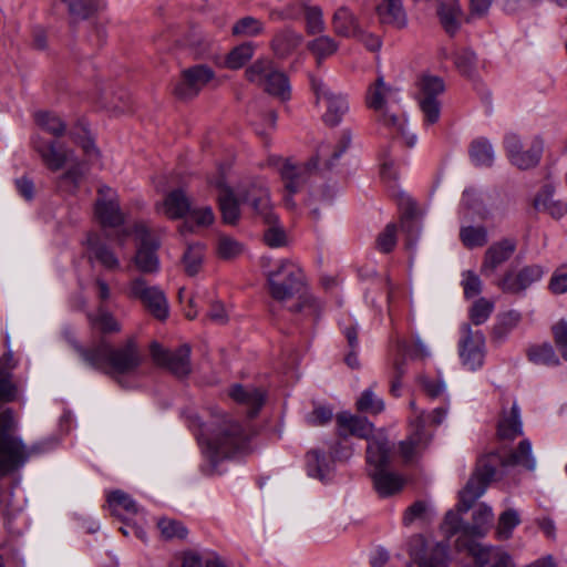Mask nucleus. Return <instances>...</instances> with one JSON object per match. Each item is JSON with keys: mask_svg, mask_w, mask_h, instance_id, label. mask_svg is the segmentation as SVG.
Returning <instances> with one entry per match:
<instances>
[{"mask_svg": "<svg viewBox=\"0 0 567 567\" xmlns=\"http://www.w3.org/2000/svg\"><path fill=\"white\" fill-rule=\"evenodd\" d=\"M268 293L274 301L292 313H306L316 320L321 306L309 292L306 277L300 267L290 260H282L267 274Z\"/></svg>", "mask_w": 567, "mask_h": 567, "instance_id": "nucleus-1", "label": "nucleus"}, {"mask_svg": "<svg viewBox=\"0 0 567 567\" xmlns=\"http://www.w3.org/2000/svg\"><path fill=\"white\" fill-rule=\"evenodd\" d=\"M522 466L528 471L536 467L532 444L523 440L507 456L496 452L487 453L477 460L475 471L471 475L462 493V508L468 509L485 493L486 488L496 480L497 467Z\"/></svg>", "mask_w": 567, "mask_h": 567, "instance_id": "nucleus-2", "label": "nucleus"}, {"mask_svg": "<svg viewBox=\"0 0 567 567\" xmlns=\"http://www.w3.org/2000/svg\"><path fill=\"white\" fill-rule=\"evenodd\" d=\"M73 349L89 367L102 371L120 382V375L133 373L142 363V353L133 338L113 347L104 337L90 347L73 343Z\"/></svg>", "mask_w": 567, "mask_h": 567, "instance_id": "nucleus-3", "label": "nucleus"}, {"mask_svg": "<svg viewBox=\"0 0 567 567\" xmlns=\"http://www.w3.org/2000/svg\"><path fill=\"white\" fill-rule=\"evenodd\" d=\"M248 439L243 426L229 416L223 415L210 424V436L206 449L203 450L210 465L203 467V472L213 475L218 458L227 457L241 449Z\"/></svg>", "mask_w": 567, "mask_h": 567, "instance_id": "nucleus-4", "label": "nucleus"}, {"mask_svg": "<svg viewBox=\"0 0 567 567\" xmlns=\"http://www.w3.org/2000/svg\"><path fill=\"white\" fill-rule=\"evenodd\" d=\"M18 420L12 409L0 411V476H8L22 467L30 451L21 437L16 435Z\"/></svg>", "mask_w": 567, "mask_h": 567, "instance_id": "nucleus-5", "label": "nucleus"}, {"mask_svg": "<svg viewBox=\"0 0 567 567\" xmlns=\"http://www.w3.org/2000/svg\"><path fill=\"white\" fill-rule=\"evenodd\" d=\"M246 78L264 89L265 92L280 101L290 99V85L287 75L277 69L269 59L255 61L247 70Z\"/></svg>", "mask_w": 567, "mask_h": 567, "instance_id": "nucleus-6", "label": "nucleus"}, {"mask_svg": "<svg viewBox=\"0 0 567 567\" xmlns=\"http://www.w3.org/2000/svg\"><path fill=\"white\" fill-rule=\"evenodd\" d=\"M417 102L427 124L439 121L441 114L440 96L445 91V83L441 76L423 73L417 82Z\"/></svg>", "mask_w": 567, "mask_h": 567, "instance_id": "nucleus-7", "label": "nucleus"}, {"mask_svg": "<svg viewBox=\"0 0 567 567\" xmlns=\"http://www.w3.org/2000/svg\"><path fill=\"white\" fill-rule=\"evenodd\" d=\"M127 297L142 302L144 308L157 320L168 317V302L165 293L156 286H151L143 277L133 278L126 290Z\"/></svg>", "mask_w": 567, "mask_h": 567, "instance_id": "nucleus-8", "label": "nucleus"}, {"mask_svg": "<svg viewBox=\"0 0 567 567\" xmlns=\"http://www.w3.org/2000/svg\"><path fill=\"white\" fill-rule=\"evenodd\" d=\"M327 151L328 147H319L316 154L302 164H295L290 159L282 163L279 173L285 188L289 193V197L286 198L288 204L291 202V195L298 193L311 174L318 169L319 163L322 162L321 158L327 156Z\"/></svg>", "mask_w": 567, "mask_h": 567, "instance_id": "nucleus-9", "label": "nucleus"}, {"mask_svg": "<svg viewBox=\"0 0 567 567\" xmlns=\"http://www.w3.org/2000/svg\"><path fill=\"white\" fill-rule=\"evenodd\" d=\"M215 79L214 70L206 64H196L181 71L173 85V94L181 101L195 99Z\"/></svg>", "mask_w": 567, "mask_h": 567, "instance_id": "nucleus-10", "label": "nucleus"}, {"mask_svg": "<svg viewBox=\"0 0 567 567\" xmlns=\"http://www.w3.org/2000/svg\"><path fill=\"white\" fill-rule=\"evenodd\" d=\"M133 233L140 241L134 257L136 268L144 274L156 272L159 268V260L156 254L161 245L158 237L153 235L143 221L134 225Z\"/></svg>", "mask_w": 567, "mask_h": 567, "instance_id": "nucleus-11", "label": "nucleus"}, {"mask_svg": "<svg viewBox=\"0 0 567 567\" xmlns=\"http://www.w3.org/2000/svg\"><path fill=\"white\" fill-rule=\"evenodd\" d=\"M238 196L240 202L248 205L265 224H272L277 220V216L272 212L269 188L262 179H254L241 185Z\"/></svg>", "mask_w": 567, "mask_h": 567, "instance_id": "nucleus-12", "label": "nucleus"}, {"mask_svg": "<svg viewBox=\"0 0 567 567\" xmlns=\"http://www.w3.org/2000/svg\"><path fill=\"white\" fill-rule=\"evenodd\" d=\"M150 353L158 367L167 369L176 377H186L192 371L190 347L188 344H182L175 350H169L153 341L150 346Z\"/></svg>", "mask_w": 567, "mask_h": 567, "instance_id": "nucleus-13", "label": "nucleus"}, {"mask_svg": "<svg viewBox=\"0 0 567 567\" xmlns=\"http://www.w3.org/2000/svg\"><path fill=\"white\" fill-rule=\"evenodd\" d=\"M504 144L511 163L519 169L538 165L544 150V142L539 136H535L527 148H524L520 137L511 133L506 135Z\"/></svg>", "mask_w": 567, "mask_h": 567, "instance_id": "nucleus-14", "label": "nucleus"}, {"mask_svg": "<svg viewBox=\"0 0 567 567\" xmlns=\"http://www.w3.org/2000/svg\"><path fill=\"white\" fill-rule=\"evenodd\" d=\"M94 216L103 227L115 228L124 224L125 215L120 207L117 193L107 185L96 190Z\"/></svg>", "mask_w": 567, "mask_h": 567, "instance_id": "nucleus-15", "label": "nucleus"}, {"mask_svg": "<svg viewBox=\"0 0 567 567\" xmlns=\"http://www.w3.org/2000/svg\"><path fill=\"white\" fill-rule=\"evenodd\" d=\"M466 547L462 553L471 559V563L462 567H516L513 556L502 547L486 544Z\"/></svg>", "mask_w": 567, "mask_h": 567, "instance_id": "nucleus-16", "label": "nucleus"}, {"mask_svg": "<svg viewBox=\"0 0 567 567\" xmlns=\"http://www.w3.org/2000/svg\"><path fill=\"white\" fill-rule=\"evenodd\" d=\"M32 147L39 154L44 166L52 172H58L68 162L74 161V152L56 141H47L35 135L32 138Z\"/></svg>", "mask_w": 567, "mask_h": 567, "instance_id": "nucleus-17", "label": "nucleus"}, {"mask_svg": "<svg viewBox=\"0 0 567 567\" xmlns=\"http://www.w3.org/2000/svg\"><path fill=\"white\" fill-rule=\"evenodd\" d=\"M493 522L492 508L481 504L473 513V520L464 530L460 539H455V551H464L467 545H481L480 539L484 538Z\"/></svg>", "mask_w": 567, "mask_h": 567, "instance_id": "nucleus-18", "label": "nucleus"}, {"mask_svg": "<svg viewBox=\"0 0 567 567\" xmlns=\"http://www.w3.org/2000/svg\"><path fill=\"white\" fill-rule=\"evenodd\" d=\"M411 556L419 567H449V545L436 543L427 547L422 536H415L410 547Z\"/></svg>", "mask_w": 567, "mask_h": 567, "instance_id": "nucleus-19", "label": "nucleus"}, {"mask_svg": "<svg viewBox=\"0 0 567 567\" xmlns=\"http://www.w3.org/2000/svg\"><path fill=\"white\" fill-rule=\"evenodd\" d=\"M543 274L542 267L537 265L526 266L517 271L508 270L497 281V286L505 293L518 295L538 281Z\"/></svg>", "mask_w": 567, "mask_h": 567, "instance_id": "nucleus-20", "label": "nucleus"}, {"mask_svg": "<svg viewBox=\"0 0 567 567\" xmlns=\"http://www.w3.org/2000/svg\"><path fill=\"white\" fill-rule=\"evenodd\" d=\"M156 207L169 219H182L190 213L193 200L183 188H176L168 192Z\"/></svg>", "mask_w": 567, "mask_h": 567, "instance_id": "nucleus-21", "label": "nucleus"}, {"mask_svg": "<svg viewBox=\"0 0 567 567\" xmlns=\"http://www.w3.org/2000/svg\"><path fill=\"white\" fill-rule=\"evenodd\" d=\"M228 395L234 402L245 406L250 417L259 412L266 398V393L261 389L241 384H233L228 390Z\"/></svg>", "mask_w": 567, "mask_h": 567, "instance_id": "nucleus-22", "label": "nucleus"}, {"mask_svg": "<svg viewBox=\"0 0 567 567\" xmlns=\"http://www.w3.org/2000/svg\"><path fill=\"white\" fill-rule=\"evenodd\" d=\"M436 13L441 25L446 33L455 35L467 18L458 0H436Z\"/></svg>", "mask_w": 567, "mask_h": 567, "instance_id": "nucleus-23", "label": "nucleus"}, {"mask_svg": "<svg viewBox=\"0 0 567 567\" xmlns=\"http://www.w3.org/2000/svg\"><path fill=\"white\" fill-rule=\"evenodd\" d=\"M337 433L340 437L346 439L353 435L360 439L369 440L373 432V424L365 417L341 412L336 416Z\"/></svg>", "mask_w": 567, "mask_h": 567, "instance_id": "nucleus-24", "label": "nucleus"}, {"mask_svg": "<svg viewBox=\"0 0 567 567\" xmlns=\"http://www.w3.org/2000/svg\"><path fill=\"white\" fill-rule=\"evenodd\" d=\"M485 339L480 331L472 332L467 329L466 337L461 343V358L471 370L482 367L484 362Z\"/></svg>", "mask_w": 567, "mask_h": 567, "instance_id": "nucleus-25", "label": "nucleus"}, {"mask_svg": "<svg viewBox=\"0 0 567 567\" xmlns=\"http://www.w3.org/2000/svg\"><path fill=\"white\" fill-rule=\"evenodd\" d=\"M516 249V244L512 239H503L492 245L485 252L481 272L484 276L494 274L498 266L511 258Z\"/></svg>", "mask_w": 567, "mask_h": 567, "instance_id": "nucleus-26", "label": "nucleus"}, {"mask_svg": "<svg viewBox=\"0 0 567 567\" xmlns=\"http://www.w3.org/2000/svg\"><path fill=\"white\" fill-rule=\"evenodd\" d=\"M533 207L538 212L547 213L555 219L567 214V203L556 197L555 187L551 184L540 188L533 200Z\"/></svg>", "mask_w": 567, "mask_h": 567, "instance_id": "nucleus-27", "label": "nucleus"}, {"mask_svg": "<svg viewBox=\"0 0 567 567\" xmlns=\"http://www.w3.org/2000/svg\"><path fill=\"white\" fill-rule=\"evenodd\" d=\"M401 214V227L406 234V248L411 249L415 244V237L420 230V212L414 200L410 197H402L399 203Z\"/></svg>", "mask_w": 567, "mask_h": 567, "instance_id": "nucleus-28", "label": "nucleus"}, {"mask_svg": "<svg viewBox=\"0 0 567 567\" xmlns=\"http://www.w3.org/2000/svg\"><path fill=\"white\" fill-rule=\"evenodd\" d=\"M378 20L383 25L402 29L408 18L401 0H381L375 7Z\"/></svg>", "mask_w": 567, "mask_h": 567, "instance_id": "nucleus-29", "label": "nucleus"}, {"mask_svg": "<svg viewBox=\"0 0 567 567\" xmlns=\"http://www.w3.org/2000/svg\"><path fill=\"white\" fill-rule=\"evenodd\" d=\"M303 37L292 28L278 30L270 41V48L277 58L286 59L302 43Z\"/></svg>", "mask_w": 567, "mask_h": 567, "instance_id": "nucleus-30", "label": "nucleus"}, {"mask_svg": "<svg viewBox=\"0 0 567 567\" xmlns=\"http://www.w3.org/2000/svg\"><path fill=\"white\" fill-rule=\"evenodd\" d=\"M100 104L112 115H121L132 111V100L124 89L105 87L100 95Z\"/></svg>", "mask_w": 567, "mask_h": 567, "instance_id": "nucleus-31", "label": "nucleus"}, {"mask_svg": "<svg viewBox=\"0 0 567 567\" xmlns=\"http://www.w3.org/2000/svg\"><path fill=\"white\" fill-rule=\"evenodd\" d=\"M391 446L385 437H373L367 447V463L372 471L386 468L390 463Z\"/></svg>", "mask_w": 567, "mask_h": 567, "instance_id": "nucleus-32", "label": "nucleus"}, {"mask_svg": "<svg viewBox=\"0 0 567 567\" xmlns=\"http://www.w3.org/2000/svg\"><path fill=\"white\" fill-rule=\"evenodd\" d=\"M90 257L97 260L107 270L120 269V260L115 252L104 243H101L97 235L91 234L87 237Z\"/></svg>", "mask_w": 567, "mask_h": 567, "instance_id": "nucleus-33", "label": "nucleus"}, {"mask_svg": "<svg viewBox=\"0 0 567 567\" xmlns=\"http://www.w3.org/2000/svg\"><path fill=\"white\" fill-rule=\"evenodd\" d=\"M332 27L336 34L354 38L360 33V25L358 18L346 6L338 8L332 17Z\"/></svg>", "mask_w": 567, "mask_h": 567, "instance_id": "nucleus-34", "label": "nucleus"}, {"mask_svg": "<svg viewBox=\"0 0 567 567\" xmlns=\"http://www.w3.org/2000/svg\"><path fill=\"white\" fill-rule=\"evenodd\" d=\"M374 488L380 496L386 497L400 492L404 485V480L394 473L386 472L385 468L369 472Z\"/></svg>", "mask_w": 567, "mask_h": 567, "instance_id": "nucleus-35", "label": "nucleus"}, {"mask_svg": "<svg viewBox=\"0 0 567 567\" xmlns=\"http://www.w3.org/2000/svg\"><path fill=\"white\" fill-rule=\"evenodd\" d=\"M217 186L220 188L218 204L223 221L228 225H236L240 218L238 199L233 189L224 186L221 182L218 183Z\"/></svg>", "mask_w": 567, "mask_h": 567, "instance_id": "nucleus-36", "label": "nucleus"}, {"mask_svg": "<svg viewBox=\"0 0 567 567\" xmlns=\"http://www.w3.org/2000/svg\"><path fill=\"white\" fill-rule=\"evenodd\" d=\"M462 493L463 489L460 492V501L456 508L449 511L441 524V529L447 539L453 536H457L456 539H460L468 526V523L463 522L462 514L468 512L472 506L466 511L462 508Z\"/></svg>", "mask_w": 567, "mask_h": 567, "instance_id": "nucleus-37", "label": "nucleus"}, {"mask_svg": "<svg viewBox=\"0 0 567 567\" xmlns=\"http://www.w3.org/2000/svg\"><path fill=\"white\" fill-rule=\"evenodd\" d=\"M87 319L91 328L102 336L118 333L121 331V323L103 305H100L95 312L89 313Z\"/></svg>", "mask_w": 567, "mask_h": 567, "instance_id": "nucleus-38", "label": "nucleus"}, {"mask_svg": "<svg viewBox=\"0 0 567 567\" xmlns=\"http://www.w3.org/2000/svg\"><path fill=\"white\" fill-rule=\"evenodd\" d=\"M393 89L386 85L382 75H380L374 83L370 84L365 94V104L374 112H383L386 109V99L392 93Z\"/></svg>", "mask_w": 567, "mask_h": 567, "instance_id": "nucleus-39", "label": "nucleus"}, {"mask_svg": "<svg viewBox=\"0 0 567 567\" xmlns=\"http://www.w3.org/2000/svg\"><path fill=\"white\" fill-rule=\"evenodd\" d=\"M412 424L414 426V432L408 437V440L400 444L401 454L406 462L412 461L416 451L426 443L425 434L423 432L424 421L422 412L416 415V419Z\"/></svg>", "mask_w": 567, "mask_h": 567, "instance_id": "nucleus-40", "label": "nucleus"}, {"mask_svg": "<svg viewBox=\"0 0 567 567\" xmlns=\"http://www.w3.org/2000/svg\"><path fill=\"white\" fill-rule=\"evenodd\" d=\"M523 434L519 410L514 404L511 411L504 414L498 421L497 435L501 440L513 441Z\"/></svg>", "mask_w": 567, "mask_h": 567, "instance_id": "nucleus-41", "label": "nucleus"}, {"mask_svg": "<svg viewBox=\"0 0 567 567\" xmlns=\"http://www.w3.org/2000/svg\"><path fill=\"white\" fill-rule=\"evenodd\" d=\"M298 12L303 13L306 20V31L308 34H319L324 30L322 10L318 6H310L300 1L293 6Z\"/></svg>", "mask_w": 567, "mask_h": 567, "instance_id": "nucleus-42", "label": "nucleus"}, {"mask_svg": "<svg viewBox=\"0 0 567 567\" xmlns=\"http://www.w3.org/2000/svg\"><path fill=\"white\" fill-rule=\"evenodd\" d=\"M323 97L328 101V110L323 115V122L329 126H336L348 111L347 100L342 95L332 92H324Z\"/></svg>", "mask_w": 567, "mask_h": 567, "instance_id": "nucleus-43", "label": "nucleus"}, {"mask_svg": "<svg viewBox=\"0 0 567 567\" xmlns=\"http://www.w3.org/2000/svg\"><path fill=\"white\" fill-rule=\"evenodd\" d=\"M34 121L40 128L54 137L63 136L66 131L65 122L59 115L50 111H39L34 113Z\"/></svg>", "mask_w": 567, "mask_h": 567, "instance_id": "nucleus-44", "label": "nucleus"}, {"mask_svg": "<svg viewBox=\"0 0 567 567\" xmlns=\"http://www.w3.org/2000/svg\"><path fill=\"white\" fill-rule=\"evenodd\" d=\"M109 507L113 515H135L137 506L131 496L122 491H113L107 496Z\"/></svg>", "mask_w": 567, "mask_h": 567, "instance_id": "nucleus-45", "label": "nucleus"}, {"mask_svg": "<svg viewBox=\"0 0 567 567\" xmlns=\"http://www.w3.org/2000/svg\"><path fill=\"white\" fill-rule=\"evenodd\" d=\"M72 166L58 178V187L66 193H74L84 177L82 165L75 159Z\"/></svg>", "mask_w": 567, "mask_h": 567, "instance_id": "nucleus-46", "label": "nucleus"}, {"mask_svg": "<svg viewBox=\"0 0 567 567\" xmlns=\"http://www.w3.org/2000/svg\"><path fill=\"white\" fill-rule=\"evenodd\" d=\"M307 49L316 56L317 62L321 61L338 50V43L329 35H320L307 43Z\"/></svg>", "mask_w": 567, "mask_h": 567, "instance_id": "nucleus-47", "label": "nucleus"}, {"mask_svg": "<svg viewBox=\"0 0 567 567\" xmlns=\"http://www.w3.org/2000/svg\"><path fill=\"white\" fill-rule=\"evenodd\" d=\"M460 239L468 248L483 247L487 244V230L483 226H466L460 229Z\"/></svg>", "mask_w": 567, "mask_h": 567, "instance_id": "nucleus-48", "label": "nucleus"}, {"mask_svg": "<svg viewBox=\"0 0 567 567\" xmlns=\"http://www.w3.org/2000/svg\"><path fill=\"white\" fill-rule=\"evenodd\" d=\"M203 259H204V245H202V244L188 245L183 255V265H184L185 272L188 276H195L202 267Z\"/></svg>", "mask_w": 567, "mask_h": 567, "instance_id": "nucleus-49", "label": "nucleus"}, {"mask_svg": "<svg viewBox=\"0 0 567 567\" xmlns=\"http://www.w3.org/2000/svg\"><path fill=\"white\" fill-rule=\"evenodd\" d=\"M265 31L264 23L250 16L244 17L235 22L231 33L235 37H257Z\"/></svg>", "mask_w": 567, "mask_h": 567, "instance_id": "nucleus-50", "label": "nucleus"}, {"mask_svg": "<svg viewBox=\"0 0 567 567\" xmlns=\"http://www.w3.org/2000/svg\"><path fill=\"white\" fill-rule=\"evenodd\" d=\"M527 357L536 364L556 365L559 363V359L551 344L547 342L538 346H532L527 350Z\"/></svg>", "mask_w": 567, "mask_h": 567, "instance_id": "nucleus-51", "label": "nucleus"}, {"mask_svg": "<svg viewBox=\"0 0 567 567\" xmlns=\"http://www.w3.org/2000/svg\"><path fill=\"white\" fill-rule=\"evenodd\" d=\"M73 21L85 20L96 11V0H62Z\"/></svg>", "mask_w": 567, "mask_h": 567, "instance_id": "nucleus-52", "label": "nucleus"}, {"mask_svg": "<svg viewBox=\"0 0 567 567\" xmlns=\"http://www.w3.org/2000/svg\"><path fill=\"white\" fill-rule=\"evenodd\" d=\"M255 47L250 42L243 43L234 48L227 55L226 65L236 70L241 68L254 55Z\"/></svg>", "mask_w": 567, "mask_h": 567, "instance_id": "nucleus-53", "label": "nucleus"}, {"mask_svg": "<svg viewBox=\"0 0 567 567\" xmlns=\"http://www.w3.org/2000/svg\"><path fill=\"white\" fill-rule=\"evenodd\" d=\"M306 467L310 476L323 480L328 470L324 454L319 450L309 451L306 454Z\"/></svg>", "mask_w": 567, "mask_h": 567, "instance_id": "nucleus-54", "label": "nucleus"}, {"mask_svg": "<svg viewBox=\"0 0 567 567\" xmlns=\"http://www.w3.org/2000/svg\"><path fill=\"white\" fill-rule=\"evenodd\" d=\"M520 319L522 316L516 310H509L502 315L493 328L494 338L498 340L504 339L519 323Z\"/></svg>", "mask_w": 567, "mask_h": 567, "instance_id": "nucleus-55", "label": "nucleus"}, {"mask_svg": "<svg viewBox=\"0 0 567 567\" xmlns=\"http://www.w3.org/2000/svg\"><path fill=\"white\" fill-rule=\"evenodd\" d=\"M355 405L358 411L373 415L379 414L384 410L383 401L379 399L371 390H365L362 392Z\"/></svg>", "mask_w": 567, "mask_h": 567, "instance_id": "nucleus-56", "label": "nucleus"}, {"mask_svg": "<svg viewBox=\"0 0 567 567\" xmlns=\"http://www.w3.org/2000/svg\"><path fill=\"white\" fill-rule=\"evenodd\" d=\"M472 159L477 165L489 166L493 162V151L489 143L485 140H476L471 145L470 151Z\"/></svg>", "mask_w": 567, "mask_h": 567, "instance_id": "nucleus-57", "label": "nucleus"}, {"mask_svg": "<svg viewBox=\"0 0 567 567\" xmlns=\"http://www.w3.org/2000/svg\"><path fill=\"white\" fill-rule=\"evenodd\" d=\"M519 524L518 513L515 509H507L501 514L497 524V535L502 539H507L513 529Z\"/></svg>", "mask_w": 567, "mask_h": 567, "instance_id": "nucleus-58", "label": "nucleus"}, {"mask_svg": "<svg viewBox=\"0 0 567 567\" xmlns=\"http://www.w3.org/2000/svg\"><path fill=\"white\" fill-rule=\"evenodd\" d=\"M493 310V301L487 300L486 298H480L473 303L470 310V318L474 324L478 326L489 318Z\"/></svg>", "mask_w": 567, "mask_h": 567, "instance_id": "nucleus-59", "label": "nucleus"}, {"mask_svg": "<svg viewBox=\"0 0 567 567\" xmlns=\"http://www.w3.org/2000/svg\"><path fill=\"white\" fill-rule=\"evenodd\" d=\"M396 347L399 352H402L403 354L409 353L413 359H425L430 355V351L426 346L417 336L413 337V348L411 350L409 342L403 339H399L396 341Z\"/></svg>", "mask_w": 567, "mask_h": 567, "instance_id": "nucleus-60", "label": "nucleus"}, {"mask_svg": "<svg viewBox=\"0 0 567 567\" xmlns=\"http://www.w3.org/2000/svg\"><path fill=\"white\" fill-rule=\"evenodd\" d=\"M375 245L379 251L388 254L393 250L396 245V226L388 224L385 228L378 235Z\"/></svg>", "mask_w": 567, "mask_h": 567, "instance_id": "nucleus-61", "label": "nucleus"}, {"mask_svg": "<svg viewBox=\"0 0 567 567\" xmlns=\"http://www.w3.org/2000/svg\"><path fill=\"white\" fill-rule=\"evenodd\" d=\"M157 526L161 530V534L166 539L185 538L187 535V529L185 528V526H183L182 523L174 519L162 518L158 520Z\"/></svg>", "mask_w": 567, "mask_h": 567, "instance_id": "nucleus-62", "label": "nucleus"}, {"mask_svg": "<svg viewBox=\"0 0 567 567\" xmlns=\"http://www.w3.org/2000/svg\"><path fill=\"white\" fill-rule=\"evenodd\" d=\"M476 54L468 49H464L457 52L455 55V65L457 70L467 76L473 74L476 66Z\"/></svg>", "mask_w": 567, "mask_h": 567, "instance_id": "nucleus-63", "label": "nucleus"}, {"mask_svg": "<svg viewBox=\"0 0 567 567\" xmlns=\"http://www.w3.org/2000/svg\"><path fill=\"white\" fill-rule=\"evenodd\" d=\"M551 332L556 347L561 357L567 361V321L560 320L551 327Z\"/></svg>", "mask_w": 567, "mask_h": 567, "instance_id": "nucleus-64", "label": "nucleus"}]
</instances>
